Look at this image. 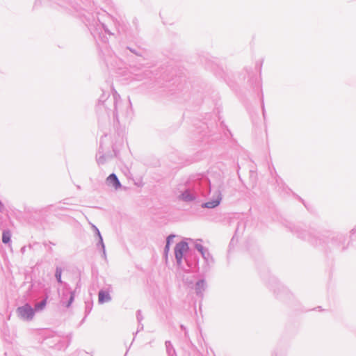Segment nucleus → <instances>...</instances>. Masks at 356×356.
<instances>
[{
  "mask_svg": "<svg viewBox=\"0 0 356 356\" xmlns=\"http://www.w3.org/2000/svg\"><path fill=\"white\" fill-rule=\"evenodd\" d=\"M74 293L71 294V297H70V301H69V302H68V304L67 305V307H69L71 305V303L72 302V301L74 300Z\"/></svg>",
  "mask_w": 356,
  "mask_h": 356,
  "instance_id": "nucleus-10",
  "label": "nucleus"
},
{
  "mask_svg": "<svg viewBox=\"0 0 356 356\" xmlns=\"http://www.w3.org/2000/svg\"><path fill=\"white\" fill-rule=\"evenodd\" d=\"M204 287V281H200L197 283V290L198 292H201V290L203 289Z\"/></svg>",
  "mask_w": 356,
  "mask_h": 356,
  "instance_id": "nucleus-8",
  "label": "nucleus"
},
{
  "mask_svg": "<svg viewBox=\"0 0 356 356\" xmlns=\"http://www.w3.org/2000/svg\"><path fill=\"white\" fill-rule=\"evenodd\" d=\"M45 305H46V300H44L42 301L41 302L35 305V309H42L45 306Z\"/></svg>",
  "mask_w": 356,
  "mask_h": 356,
  "instance_id": "nucleus-9",
  "label": "nucleus"
},
{
  "mask_svg": "<svg viewBox=\"0 0 356 356\" xmlns=\"http://www.w3.org/2000/svg\"><path fill=\"white\" fill-rule=\"evenodd\" d=\"M19 316L24 319H31L34 315L33 309L29 305H25L17 309Z\"/></svg>",
  "mask_w": 356,
  "mask_h": 356,
  "instance_id": "nucleus-1",
  "label": "nucleus"
},
{
  "mask_svg": "<svg viewBox=\"0 0 356 356\" xmlns=\"http://www.w3.org/2000/svg\"><path fill=\"white\" fill-rule=\"evenodd\" d=\"M61 274H62V270L59 268H57L56 271V277L58 282H62Z\"/></svg>",
  "mask_w": 356,
  "mask_h": 356,
  "instance_id": "nucleus-7",
  "label": "nucleus"
},
{
  "mask_svg": "<svg viewBox=\"0 0 356 356\" xmlns=\"http://www.w3.org/2000/svg\"><path fill=\"white\" fill-rule=\"evenodd\" d=\"M187 250L188 245L186 243L182 242L177 244L175 247V257L178 262L181 261L184 252H186Z\"/></svg>",
  "mask_w": 356,
  "mask_h": 356,
  "instance_id": "nucleus-2",
  "label": "nucleus"
},
{
  "mask_svg": "<svg viewBox=\"0 0 356 356\" xmlns=\"http://www.w3.org/2000/svg\"><path fill=\"white\" fill-rule=\"evenodd\" d=\"M220 203V199H218L216 200L212 201V202H207L204 204V207L207 208H214L216 206H218Z\"/></svg>",
  "mask_w": 356,
  "mask_h": 356,
  "instance_id": "nucleus-5",
  "label": "nucleus"
},
{
  "mask_svg": "<svg viewBox=\"0 0 356 356\" xmlns=\"http://www.w3.org/2000/svg\"><path fill=\"white\" fill-rule=\"evenodd\" d=\"M106 183L115 189H118L121 187V184L115 174H111L107 177Z\"/></svg>",
  "mask_w": 356,
  "mask_h": 356,
  "instance_id": "nucleus-3",
  "label": "nucleus"
},
{
  "mask_svg": "<svg viewBox=\"0 0 356 356\" xmlns=\"http://www.w3.org/2000/svg\"><path fill=\"white\" fill-rule=\"evenodd\" d=\"M99 302L100 303H104L110 300L111 298L108 293H106L103 291L99 292Z\"/></svg>",
  "mask_w": 356,
  "mask_h": 356,
  "instance_id": "nucleus-4",
  "label": "nucleus"
},
{
  "mask_svg": "<svg viewBox=\"0 0 356 356\" xmlns=\"http://www.w3.org/2000/svg\"><path fill=\"white\" fill-rule=\"evenodd\" d=\"M10 240V233L9 231H5L3 232L2 241L4 243H8Z\"/></svg>",
  "mask_w": 356,
  "mask_h": 356,
  "instance_id": "nucleus-6",
  "label": "nucleus"
},
{
  "mask_svg": "<svg viewBox=\"0 0 356 356\" xmlns=\"http://www.w3.org/2000/svg\"><path fill=\"white\" fill-rule=\"evenodd\" d=\"M169 239H170V237H168V241H167V245H166L167 249L168 248Z\"/></svg>",
  "mask_w": 356,
  "mask_h": 356,
  "instance_id": "nucleus-11",
  "label": "nucleus"
}]
</instances>
